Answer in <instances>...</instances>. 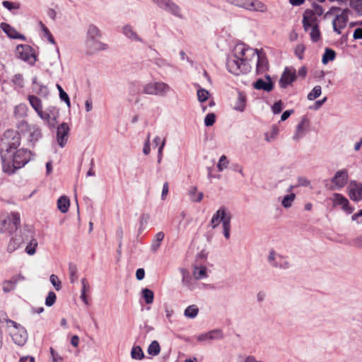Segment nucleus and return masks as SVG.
I'll use <instances>...</instances> for the list:
<instances>
[{
    "label": "nucleus",
    "mask_w": 362,
    "mask_h": 362,
    "mask_svg": "<svg viewBox=\"0 0 362 362\" xmlns=\"http://www.w3.org/2000/svg\"><path fill=\"white\" fill-rule=\"evenodd\" d=\"M20 134L8 129L0 137V153L4 173L13 174L23 167V149L16 150L20 146Z\"/></svg>",
    "instance_id": "obj_1"
},
{
    "label": "nucleus",
    "mask_w": 362,
    "mask_h": 362,
    "mask_svg": "<svg viewBox=\"0 0 362 362\" xmlns=\"http://www.w3.org/2000/svg\"><path fill=\"white\" fill-rule=\"evenodd\" d=\"M255 50L244 44L236 45L233 54L227 59L226 66L228 71L237 76L249 72L251 69L249 64V57H255Z\"/></svg>",
    "instance_id": "obj_2"
},
{
    "label": "nucleus",
    "mask_w": 362,
    "mask_h": 362,
    "mask_svg": "<svg viewBox=\"0 0 362 362\" xmlns=\"http://www.w3.org/2000/svg\"><path fill=\"white\" fill-rule=\"evenodd\" d=\"M21 226V215L18 212H11L1 216L0 233L12 234L16 232Z\"/></svg>",
    "instance_id": "obj_3"
},
{
    "label": "nucleus",
    "mask_w": 362,
    "mask_h": 362,
    "mask_svg": "<svg viewBox=\"0 0 362 362\" xmlns=\"http://www.w3.org/2000/svg\"><path fill=\"white\" fill-rule=\"evenodd\" d=\"M172 91V88L163 81H150L143 86L142 93L146 95H158L160 97L166 96Z\"/></svg>",
    "instance_id": "obj_4"
},
{
    "label": "nucleus",
    "mask_w": 362,
    "mask_h": 362,
    "mask_svg": "<svg viewBox=\"0 0 362 362\" xmlns=\"http://www.w3.org/2000/svg\"><path fill=\"white\" fill-rule=\"evenodd\" d=\"M232 215L228 208L221 206L212 216L211 219V226L216 228L221 223L222 226L231 223Z\"/></svg>",
    "instance_id": "obj_5"
},
{
    "label": "nucleus",
    "mask_w": 362,
    "mask_h": 362,
    "mask_svg": "<svg viewBox=\"0 0 362 362\" xmlns=\"http://www.w3.org/2000/svg\"><path fill=\"white\" fill-rule=\"evenodd\" d=\"M1 321L5 322L9 329L10 334L15 344L18 346L23 345L22 335L18 333V330L21 328V325L10 319H8L5 314H0Z\"/></svg>",
    "instance_id": "obj_6"
},
{
    "label": "nucleus",
    "mask_w": 362,
    "mask_h": 362,
    "mask_svg": "<svg viewBox=\"0 0 362 362\" xmlns=\"http://www.w3.org/2000/svg\"><path fill=\"white\" fill-rule=\"evenodd\" d=\"M37 115L51 129L55 127L57 124L59 111L55 107H49L45 110H42Z\"/></svg>",
    "instance_id": "obj_7"
},
{
    "label": "nucleus",
    "mask_w": 362,
    "mask_h": 362,
    "mask_svg": "<svg viewBox=\"0 0 362 362\" xmlns=\"http://www.w3.org/2000/svg\"><path fill=\"white\" fill-rule=\"evenodd\" d=\"M349 181V172L346 168L337 170L331 179L332 190H340L344 188Z\"/></svg>",
    "instance_id": "obj_8"
},
{
    "label": "nucleus",
    "mask_w": 362,
    "mask_h": 362,
    "mask_svg": "<svg viewBox=\"0 0 362 362\" xmlns=\"http://www.w3.org/2000/svg\"><path fill=\"white\" fill-rule=\"evenodd\" d=\"M84 46L86 52L88 54H93L107 49V45L100 41V38H86Z\"/></svg>",
    "instance_id": "obj_9"
},
{
    "label": "nucleus",
    "mask_w": 362,
    "mask_h": 362,
    "mask_svg": "<svg viewBox=\"0 0 362 362\" xmlns=\"http://www.w3.org/2000/svg\"><path fill=\"white\" fill-rule=\"evenodd\" d=\"M331 200L333 206H340L346 214H352L354 210V208L350 205L348 199L339 193H334Z\"/></svg>",
    "instance_id": "obj_10"
},
{
    "label": "nucleus",
    "mask_w": 362,
    "mask_h": 362,
    "mask_svg": "<svg viewBox=\"0 0 362 362\" xmlns=\"http://www.w3.org/2000/svg\"><path fill=\"white\" fill-rule=\"evenodd\" d=\"M268 262L274 267L286 269L289 268V262L282 255L271 250L269 252Z\"/></svg>",
    "instance_id": "obj_11"
},
{
    "label": "nucleus",
    "mask_w": 362,
    "mask_h": 362,
    "mask_svg": "<svg viewBox=\"0 0 362 362\" xmlns=\"http://www.w3.org/2000/svg\"><path fill=\"white\" fill-rule=\"evenodd\" d=\"M350 10L348 8L343 9L340 14H337L332 21L334 31L338 34L341 33V30L346 28Z\"/></svg>",
    "instance_id": "obj_12"
},
{
    "label": "nucleus",
    "mask_w": 362,
    "mask_h": 362,
    "mask_svg": "<svg viewBox=\"0 0 362 362\" xmlns=\"http://www.w3.org/2000/svg\"><path fill=\"white\" fill-rule=\"evenodd\" d=\"M24 136L26 137L28 144L34 146L42 137L41 129L36 124L27 125L26 129L24 131Z\"/></svg>",
    "instance_id": "obj_13"
},
{
    "label": "nucleus",
    "mask_w": 362,
    "mask_h": 362,
    "mask_svg": "<svg viewBox=\"0 0 362 362\" xmlns=\"http://www.w3.org/2000/svg\"><path fill=\"white\" fill-rule=\"evenodd\" d=\"M223 332L221 329H216L207 332L202 333L194 337L197 342L204 343L213 340H218L223 338Z\"/></svg>",
    "instance_id": "obj_14"
},
{
    "label": "nucleus",
    "mask_w": 362,
    "mask_h": 362,
    "mask_svg": "<svg viewBox=\"0 0 362 362\" xmlns=\"http://www.w3.org/2000/svg\"><path fill=\"white\" fill-rule=\"evenodd\" d=\"M158 7L174 16L180 17V8L171 0H151Z\"/></svg>",
    "instance_id": "obj_15"
},
{
    "label": "nucleus",
    "mask_w": 362,
    "mask_h": 362,
    "mask_svg": "<svg viewBox=\"0 0 362 362\" xmlns=\"http://www.w3.org/2000/svg\"><path fill=\"white\" fill-rule=\"evenodd\" d=\"M70 128L67 123L63 122L57 129L56 139L58 145L63 148L69 139Z\"/></svg>",
    "instance_id": "obj_16"
},
{
    "label": "nucleus",
    "mask_w": 362,
    "mask_h": 362,
    "mask_svg": "<svg viewBox=\"0 0 362 362\" xmlns=\"http://www.w3.org/2000/svg\"><path fill=\"white\" fill-rule=\"evenodd\" d=\"M39 51L37 48L30 45H24V62L30 66H34L38 62Z\"/></svg>",
    "instance_id": "obj_17"
},
{
    "label": "nucleus",
    "mask_w": 362,
    "mask_h": 362,
    "mask_svg": "<svg viewBox=\"0 0 362 362\" xmlns=\"http://www.w3.org/2000/svg\"><path fill=\"white\" fill-rule=\"evenodd\" d=\"M347 193L352 201L360 202L362 199V185L354 180L351 181L347 187Z\"/></svg>",
    "instance_id": "obj_18"
},
{
    "label": "nucleus",
    "mask_w": 362,
    "mask_h": 362,
    "mask_svg": "<svg viewBox=\"0 0 362 362\" xmlns=\"http://www.w3.org/2000/svg\"><path fill=\"white\" fill-rule=\"evenodd\" d=\"M310 127V120L306 117H303L296 126V132L293 136L294 141H298L303 138L308 131Z\"/></svg>",
    "instance_id": "obj_19"
},
{
    "label": "nucleus",
    "mask_w": 362,
    "mask_h": 362,
    "mask_svg": "<svg viewBox=\"0 0 362 362\" xmlns=\"http://www.w3.org/2000/svg\"><path fill=\"white\" fill-rule=\"evenodd\" d=\"M317 15L313 10L308 9L304 12L302 23L305 31L308 32L311 27L317 25Z\"/></svg>",
    "instance_id": "obj_20"
},
{
    "label": "nucleus",
    "mask_w": 362,
    "mask_h": 362,
    "mask_svg": "<svg viewBox=\"0 0 362 362\" xmlns=\"http://www.w3.org/2000/svg\"><path fill=\"white\" fill-rule=\"evenodd\" d=\"M296 78V69L293 67H286L279 81L280 86L283 88L291 84Z\"/></svg>",
    "instance_id": "obj_21"
},
{
    "label": "nucleus",
    "mask_w": 362,
    "mask_h": 362,
    "mask_svg": "<svg viewBox=\"0 0 362 362\" xmlns=\"http://www.w3.org/2000/svg\"><path fill=\"white\" fill-rule=\"evenodd\" d=\"M180 272L182 274V285L189 291H194L198 288L197 279L192 278L185 268H180Z\"/></svg>",
    "instance_id": "obj_22"
},
{
    "label": "nucleus",
    "mask_w": 362,
    "mask_h": 362,
    "mask_svg": "<svg viewBox=\"0 0 362 362\" xmlns=\"http://www.w3.org/2000/svg\"><path fill=\"white\" fill-rule=\"evenodd\" d=\"M253 50H255V54L257 57V72L258 74H263L266 71H267L269 67L268 60L267 59L266 54L264 52L261 50H258L257 49H253Z\"/></svg>",
    "instance_id": "obj_23"
},
{
    "label": "nucleus",
    "mask_w": 362,
    "mask_h": 362,
    "mask_svg": "<svg viewBox=\"0 0 362 362\" xmlns=\"http://www.w3.org/2000/svg\"><path fill=\"white\" fill-rule=\"evenodd\" d=\"M253 87L256 90H262L266 92H270L274 88V84L271 77L268 75L264 78H259L254 83Z\"/></svg>",
    "instance_id": "obj_24"
},
{
    "label": "nucleus",
    "mask_w": 362,
    "mask_h": 362,
    "mask_svg": "<svg viewBox=\"0 0 362 362\" xmlns=\"http://www.w3.org/2000/svg\"><path fill=\"white\" fill-rule=\"evenodd\" d=\"M122 34L127 37L128 39L135 41V42H142L143 40L141 37L137 34L134 28L132 25L129 24L124 25L122 28Z\"/></svg>",
    "instance_id": "obj_25"
},
{
    "label": "nucleus",
    "mask_w": 362,
    "mask_h": 362,
    "mask_svg": "<svg viewBox=\"0 0 362 362\" xmlns=\"http://www.w3.org/2000/svg\"><path fill=\"white\" fill-rule=\"evenodd\" d=\"M247 96L243 92H238V96L233 105V109L237 112H243L246 108Z\"/></svg>",
    "instance_id": "obj_26"
},
{
    "label": "nucleus",
    "mask_w": 362,
    "mask_h": 362,
    "mask_svg": "<svg viewBox=\"0 0 362 362\" xmlns=\"http://www.w3.org/2000/svg\"><path fill=\"white\" fill-rule=\"evenodd\" d=\"M1 28L11 39H23V35L18 33L15 28L11 27L6 23H1L0 24Z\"/></svg>",
    "instance_id": "obj_27"
},
{
    "label": "nucleus",
    "mask_w": 362,
    "mask_h": 362,
    "mask_svg": "<svg viewBox=\"0 0 362 362\" xmlns=\"http://www.w3.org/2000/svg\"><path fill=\"white\" fill-rule=\"evenodd\" d=\"M165 234L163 232L160 231L157 233L153 238L150 247L151 252L153 253L157 252L161 245V243L163 240Z\"/></svg>",
    "instance_id": "obj_28"
},
{
    "label": "nucleus",
    "mask_w": 362,
    "mask_h": 362,
    "mask_svg": "<svg viewBox=\"0 0 362 362\" xmlns=\"http://www.w3.org/2000/svg\"><path fill=\"white\" fill-rule=\"evenodd\" d=\"M165 139H161V138L159 136H155V138L153 140V142L155 145V146H158V156H157V161L158 163H161V160L163 159V151L164 148V146L165 145Z\"/></svg>",
    "instance_id": "obj_29"
},
{
    "label": "nucleus",
    "mask_w": 362,
    "mask_h": 362,
    "mask_svg": "<svg viewBox=\"0 0 362 362\" xmlns=\"http://www.w3.org/2000/svg\"><path fill=\"white\" fill-rule=\"evenodd\" d=\"M192 275L197 280L206 279L209 276L207 268L203 265L194 266Z\"/></svg>",
    "instance_id": "obj_30"
},
{
    "label": "nucleus",
    "mask_w": 362,
    "mask_h": 362,
    "mask_svg": "<svg viewBox=\"0 0 362 362\" xmlns=\"http://www.w3.org/2000/svg\"><path fill=\"white\" fill-rule=\"evenodd\" d=\"M37 240L33 235V233H31L30 239L28 241L24 250L28 255L30 256L34 255L36 252V248L37 247Z\"/></svg>",
    "instance_id": "obj_31"
},
{
    "label": "nucleus",
    "mask_w": 362,
    "mask_h": 362,
    "mask_svg": "<svg viewBox=\"0 0 362 362\" xmlns=\"http://www.w3.org/2000/svg\"><path fill=\"white\" fill-rule=\"evenodd\" d=\"M247 10L250 11L264 13L267 11V6L258 0H250Z\"/></svg>",
    "instance_id": "obj_32"
},
{
    "label": "nucleus",
    "mask_w": 362,
    "mask_h": 362,
    "mask_svg": "<svg viewBox=\"0 0 362 362\" xmlns=\"http://www.w3.org/2000/svg\"><path fill=\"white\" fill-rule=\"evenodd\" d=\"M39 25H40V28L41 36L44 38H46L49 43L54 45L55 44L54 38L53 35H52V33H50L48 28L42 21H40Z\"/></svg>",
    "instance_id": "obj_33"
},
{
    "label": "nucleus",
    "mask_w": 362,
    "mask_h": 362,
    "mask_svg": "<svg viewBox=\"0 0 362 362\" xmlns=\"http://www.w3.org/2000/svg\"><path fill=\"white\" fill-rule=\"evenodd\" d=\"M70 200L66 196H62L57 200V208L63 214L69 211Z\"/></svg>",
    "instance_id": "obj_34"
},
{
    "label": "nucleus",
    "mask_w": 362,
    "mask_h": 362,
    "mask_svg": "<svg viewBox=\"0 0 362 362\" xmlns=\"http://www.w3.org/2000/svg\"><path fill=\"white\" fill-rule=\"evenodd\" d=\"M194 86L197 88L198 101L201 103L206 102L209 98V92L205 88H202L199 84H195Z\"/></svg>",
    "instance_id": "obj_35"
},
{
    "label": "nucleus",
    "mask_w": 362,
    "mask_h": 362,
    "mask_svg": "<svg viewBox=\"0 0 362 362\" xmlns=\"http://www.w3.org/2000/svg\"><path fill=\"white\" fill-rule=\"evenodd\" d=\"M188 194L191 201L193 202H200L204 197V194L201 192H198L195 186H192L189 189Z\"/></svg>",
    "instance_id": "obj_36"
},
{
    "label": "nucleus",
    "mask_w": 362,
    "mask_h": 362,
    "mask_svg": "<svg viewBox=\"0 0 362 362\" xmlns=\"http://www.w3.org/2000/svg\"><path fill=\"white\" fill-rule=\"evenodd\" d=\"M100 29L93 24L88 25L86 30V38H100Z\"/></svg>",
    "instance_id": "obj_37"
},
{
    "label": "nucleus",
    "mask_w": 362,
    "mask_h": 362,
    "mask_svg": "<svg viewBox=\"0 0 362 362\" xmlns=\"http://www.w3.org/2000/svg\"><path fill=\"white\" fill-rule=\"evenodd\" d=\"M281 200V204L285 209H289L292 206L294 200L296 199V194L294 193H289L283 197L279 198Z\"/></svg>",
    "instance_id": "obj_38"
},
{
    "label": "nucleus",
    "mask_w": 362,
    "mask_h": 362,
    "mask_svg": "<svg viewBox=\"0 0 362 362\" xmlns=\"http://www.w3.org/2000/svg\"><path fill=\"white\" fill-rule=\"evenodd\" d=\"M21 231L20 230L19 231V236L18 238H14L13 237L8 245V247H7V250L9 252H13L15 250H16L17 248H18L21 243H23V238H22V236H21Z\"/></svg>",
    "instance_id": "obj_39"
},
{
    "label": "nucleus",
    "mask_w": 362,
    "mask_h": 362,
    "mask_svg": "<svg viewBox=\"0 0 362 362\" xmlns=\"http://www.w3.org/2000/svg\"><path fill=\"white\" fill-rule=\"evenodd\" d=\"M28 100L31 107L38 114L42 110V101L35 95H29Z\"/></svg>",
    "instance_id": "obj_40"
},
{
    "label": "nucleus",
    "mask_w": 362,
    "mask_h": 362,
    "mask_svg": "<svg viewBox=\"0 0 362 362\" xmlns=\"http://www.w3.org/2000/svg\"><path fill=\"white\" fill-rule=\"evenodd\" d=\"M160 352V346L158 341L153 340L147 349V353L152 356H158Z\"/></svg>",
    "instance_id": "obj_41"
},
{
    "label": "nucleus",
    "mask_w": 362,
    "mask_h": 362,
    "mask_svg": "<svg viewBox=\"0 0 362 362\" xmlns=\"http://www.w3.org/2000/svg\"><path fill=\"white\" fill-rule=\"evenodd\" d=\"M199 313V308L196 305H191L187 306L184 312V315L190 319L195 318Z\"/></svg>",
    "instance_id": "obj_42"
},
{
    "label": "nucleus",
    "mask_w": 362,
    "mask_h": 362,
    "mask_svg": "<svg viewBox=\"0 0 362 362\" xmlns=\"http://www.w3.org/2000/svg\"><path fill=\"white\" fill-rule=\"evenodd\" d=\"M131 357L132 359L141 361L144 358L145 355L139 346H134L131 350Z\"/></svg>",
    "instance_id": "obj_43"
},
{
    "label": "nucleus",
    "mask_w": 362,
    "mask_h": 362,
    "mask_svg": "<svg viewBox=\"0 0 362 362\" xmlns=\"http://www.w3.org/2000/svg\"><path fill=\"white\" fill-rule=\"evenodd\" d=\"M141 293L147 304H151L153 302L154 293L151 290L145 288L141 290Z\"/></svg>",
    "instance_id": "obj_44"
},
{
    "label": "nucleus",
    "mask_w": 362,
    "mask_h": 362,
    "mask_svg": "<svg viewBox=\"0 0 362 362\" xmlns=\"http://www.w3.org/2000/svg\"><path fill=\"white\" fill-rule=\"evenodd\" d=\"M69 279L71 284L75 283L78 278V269L76 264L70 263L69 265Z\"/></svg>",
    "instance_id": "obj_45"
},
{
    "label": "nucleus",
    "mask_w": 362,
    "mask_h": 362,
    "mask_svg": "<svg viewBox=\"0 0 362 362\" xmlns=\"http://www.w3.org/2000/svg\"><path fill=\"white\" fill-rule=\"evenodd\" d=\"M335 58V52L331 49L327 48L322 55V62L327 64L328 62H332Z\"/></svg>",
    "instance_id": "obj_46"
},
{
    "label": "nucleus",
    "mask_w": 362,
    "mask_h": 362,
    "mask_svg": "<svg viewBox=\"0 0 362 362\" xmlns=\"http://www.w3.org/2000/svg\"><path fill=\"white\" fill-rule=\"evenodd\" d=\"M279 128L276 126H273L269 132L264 134V139L267 142H272L275 140L279 134Z\"/></svg>",
    "instance_id": "obj_47"
},
{
    "label": "nucleus",
    "mask_w": 362,
    "mask_h": 362,
    "mask_svg": "<svg viewBox=\"0 0 362 362\" xmlns=\"http://www.w3.org/2000/svg\"><path fill=\"white\" fill-rule=\"evenodd\" d=\"M17 281H18V279L16 277H13L11 280H8V281H5L3 283V291L5 293L10 292L11 291H12L14 288Z\"/></svg>",
    "instance_id": "obj_48"
},
{
    "label": "nucleus",
    "mask_w": 362,
    "mask_h": 362,
    "mask_svg": "<svg viewBox=\"0 0 362 362\" xmlns=\"http://www.w3.org/2000/svg\"><path fill=\"white\" fill-rule=\"evenodd\" d=\"M322 93V88L320 86H315L313 90L308 94V99L309 100H314L320 96Z\"/></svg>",
    "instance_id": "obj_49"
},
{
    "label": "nucleus",
    "mask_w": 362,
    "mask_h": 362,
    "mask_svg": "<svg viewBox=\"0 0 362 362\" xmlns=\"http://www.w3.org/2000/svg\"><path fill=\"white\" fill-rule=\"evenodd\" d=\"M309 30H310L309 34H310L312 41H313L315 42L319 41L320 39L321 35H320L318 25L316 26H314V27H311Z\"/></svg>",
    "instance_id": "obj_50"
},
{
    "label": "nucleus",
    "mask_w": 362,
    "mask_h": 362,
    "mask_svg": "<svg viewBox=\"0 0 362 362\" xmlns=\"http://www.w3.org/2000/svg\"><path fill=\"white\" fill-rule=\"evenodd\" d=\"M229 160L224 155L221 156L217 164V168L219 172H222L228 167Z\"/></svg>",
    "instance_id": "obj_51"
},
{
    "label": "nucleus",
    "mask_w": 362,
    "mask_h": 362,
    "mask_svg": "<svg viewBox=\"0 0 362 362\" xmlns=\"http://www.w3.org/2000/svg\"><path fill=\"white\" fill-rule=\"evenodd\" d=\"M57 299V296L53 291H49L45 299V305L48 307L53 305Z\"/></svg>",
    "instance_id": "obj_52"
},
{
    "label": "nucleus",
    "mask_w": 362,
    "mask_h": 362,
    "mask_svg": "<svg viewBox=\"0 0 362 362\" xmlns=\"http://www.w3.org/2000/svg\"><path fill=\"white\" fill-rule=\"evenodd\" d=\"M250 0H230V3L235 6L243 8L247 10Z\"/></svg>",
    "instance_id": "obj_53"
},
{
    "label": "nucleus",
    "mask_w": 362,
    "mask_h": 362,
    "mask_svg": "<svg viewBox=\"0 0 362 362\" xmlns=\"http://www.w3.org/2000/svg\"><path fill=\"white\" fill-rule=\"evenodd\" d=\"M216 122V115L214 113H209L204 118V125L206 127L212 126Z\"/></svg>",
    "instance_id": "obj_54"
},
{
    "label": "nucleus",
    "mask_w": 362,
    "mask_h": 362,
    "mask_svg": "<svg viewBox=\"0 0 362 362\" xmlns=\"http://www.w3.org/2000/svg\"><path fill=\"white\" fill-rule=\"evenodd\" d=\"M49 352L52 357V362H62L63 357L58 354L52 347L49 348Z\"/></svg>",
    "instance_id": "obj_55"
},
{
    "label": "nucleus",
    "mask_w": 362,
    "mask_h": 362,
    "mask_svg": "<svg viewBox=\"0 0 362 362\" xmlns=\"http://www.w3.org/2000/svg\"><path fill=\"white\" fill-rule=\"evenodd\" d=\"M2 4L9 11H12L13 9H18L21 7V4L19 3H14L8 1H4Z\"/></svg>",
    "instance_id": "obj_56"
},
{
    "label": "nucleus",
    "mask_w": 362,
    "mask_h": 362,
    "mask_svg": "<svg viewBox=\"0 0 362 362\" xmlns=\"http://www.w3.org/2000/svg\"><path fill=\"white\" fill-rule=\"evenodd\" d=\"M49 280L57 291H59L61 289V281L57 275L52 274L49 277Z\"/></svg>",
    "instance_id": "obj_57"
},
{
    "label": "nucleus",
    "mask_w": 362,
    "mask_h": 362,
    "mask_svg": "<svg viewBox=\"0 0 362 362\" xmlns=\"http://www.w3.org/2000/svg\"><path fill=\"white\" fill-rule=\"evenodd\" d=\"M305 47L303 44L298 45L295 48V53L299 59H303V54L305 52Z\"/></svg>",
    "instance_id": "obj_58"
},
{
    "label": "nucleus",
    "mask_w": 362,
    "mask_h": 362,
    "mask_svg": "<svg viewBox=\"0 0 362 362\" xmlns=\"http://www.w3.org/2000/svg\"><path fill=\"white\" fill-rule=\"evenodd\" d=\"M46 14L47 16L53 21H55L57 18V11L54 8H48L46 10Z\"/></svg>",
    "instance_id": "obj_59"
},
{
    "label": "nucleus",
    "mask_w": 362,
    "mask_h": 362,
    "mask_svg": "<svg viewBox=\"0 0 362 362\" xmlns=\"http://www.w3.org/2000/svg\"><path fill=\"white\" fill-rule=\"evenodd\" d=\"M297 185L298 187H308L310 185V182L305 177H299L297 179Z\"/></svg>",
    "instance_id": "obj_60"
},
{
    "label": "nucleus",
    "mask_w": 362,
    "mask_h": 362,
    "mask_svg": "<svg viewBox=\"0 0 362 362\" xmlns=\"http://www.w3.org/2000/svg\"><path fill=\"white\" fill-rule=\"evenodd\" d=\"M151 152V147H150V134L147 135V138L144 142V148H143V153L145 155H148Z\"/></svg>",
    "instance_id": "obj_61"
},
{
    "label": "nucleus",
    "mask_w": 362,
    "mask_h": 362,
    "mask_svg": "<svg viewBox=\"0 0 362 362\" xmlns=\"http://www.w3.org/2000/svg\"><path fill=\"white\" fill-rule=\"evenodd\" d=\"M223 234L226 239L228 240L230 236L231 223L222 226Z\"/></svg>",
    "instance_id": "obj_62"
},
{
    "label": "nucleus",
    "mask_w": 362,
    "mask_h": 362,
    "mask_svg": "<svg viewBox=\"0 0 362 362\" xmlns=\"http://www.w3.org/2000/svg\"><path fill=\"white\" fill-rule=\"evenodd\" d=\"M283 109L281 101L276 102L272 106V112L274 114H279Z\"/></svg>",
    "instance_id": "obj_63"
},
{
    "label": "nucleus",
    "mask_w": 362,
    "mask_h": 362,
    "mask_svg": "<svg viewBox=\"0 0 362 362\" xmlns=\"http://www.w3.org/2000/svg\"><path fill=\"white\" fill-rule=\"evenodd\" d=\"M351 219L353 221H355L357 223H362V209L360 210L358 213H356L354 215H352Z\"/></svg>",
    "instance_id": "obj_64"
}]
</instances>
